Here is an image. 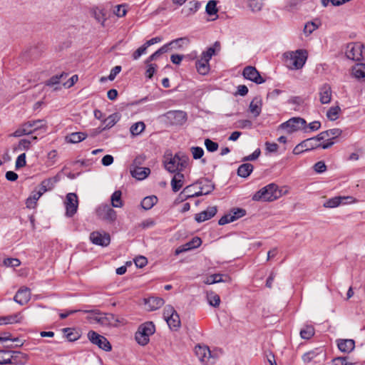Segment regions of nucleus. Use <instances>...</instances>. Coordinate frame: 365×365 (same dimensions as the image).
Segmentation results:
<instances>
[{"mask_svg": "<svg viewBox=\"0 0 365 365\" xmlns=\"http://www.w3.org/2000/svg\"><path fill=\"white\" fill-rule=\"evenodd\" d=\"M188 164V158L182 153H178L175 155H167L164 161L165 168L170 173H181Z\"/></svg>", "mask_w": 365, "mask_h": 365, "instance_id": "nucleus-1", "label": "nucleus"}, {"mask_svg": "<svg viewBox=\"0 0 365 365\" xmlns=\"http://www.w3.org/2000/svg\"><path fill=\"white\" fill-rule=\"evenodd\" d=\"M282 195V190L278 185L275 183H270L256 192L252 196V200L254 201L272 202Z\"/></svg>", "mask_w": 365, "mask_h": 365, "instance_id": "nucleus-2", "label": "nucleus"}, {"mask_svg": "<svg viewBox=\"0 0 365 365\" xmlns=\"http://www.w3.org/2000/svg\"><path fill=\"white\" fill-rule=\"evenodd\" d=\"M285 64L290 69H299L303 67L307 58L306 50L299 49L295 52H288L284 54Z\"/></svg>", "mask_w": 365, "mask_h": 365, "instance_id": "nucleus-3", "label": "nucleus"}, {"mask_svg": "<svg viewBox=\"0 0 365 365\" xmlns=\"http://www.w3.org/2000/svg\"><path fill=\"white\" fill-rule=\"evenodd\" d=\"M27 359V355L20 351L0 350V364L23 365Z\"/></svg>", "mask_w": 365, "mask_h": 365, "instance_id": "nucleus-4", "label": "nucleus"}, {"mask_svg": "<svg viewBox=\"0 0 365 365\" xmlns=\"http://www.w3.org/2000/svg\"><path fill=\"white\" fill-rule=\"evenodd\" d=\"M155 325L152 322H147L141 324L135 333L136 341L142 345H146L150 341V336L155 333Z\"/></svg>", "mask_w": 365, "mask_h": 365, "instance_id": "nucleus-5", "label": "nucleus"}, {"mask_svg": "<svg viewBox=\"0 0 365 365\" xmlns=\"http://www.w3.org/2000/svg\"><path fill=\"white\" fill-rule=\"evenodd\" d=\"M282 129L287 130V133H292L300 130L307 132V122L300 117H294L280 125Z\"/></svg>", "mask_w": 365, "mask_h": 365, "instance_id": "nucleus-6", "label": "nucleus"}, {"mask_svg": "<svg viewBox=\"0 0 365 365\" xmlns=\"http://www.w3.org/2000/svg\"><path fill=\"white\" fill-rule=\"evenodd\" d=\"M195 352L204 365H212L215 362V358L207 346L197 345L195 348Z\"/></svg>", "mask_w": 365, "mask_h": 365, "instance_id": "nucleus-7", "label": "nucleus"}, {"mask_svg": "<svg viewBox=\"0 0 365 365\" xmlns=\"http://www.w3.org/2000/svg\"><path fill=\"white\" fill-rule=\"evenodd\" d=\"M87 336L90 341L98 346L100 349L106 351H110L111 350V344L105 336L92 330L88 331Z\"/></svg>", "mask_w": 365, "mask_h": 365, "instance_id": "nucleus-8", "label": "nucleus"}, {"mask_svg": "<svg viewBox=\"0 0 365 365\" xmlns=\"http://www.w3.org/2000/svg\"><path fill=\"white\" fill-rule=\"evenodd\" d=\"M364 48L361 43H351L346 46V56L353 61H360L363 57Z\"/></svg>", "mask_w": 365, "mask_h": 365, "instance_id": "nucleus-9", "label": "nucleus"}, {"mask_svg": "<svg viewBox=\"0 0 365 365\" xmlns=\"http://www.w3.org/2000/svg\"><path fill=\"white\" fill-rule=\"evenodd\" d=\"M89 319L106 327H114L116 326L118 322L115 316L110 313H98L96 315L89 317Z\"/></svg>", "mask_w": 365, "mask_h": 365, "instance_id": "nucleus-10", "label": "nucleus"}, {"mask_svg": "<svg viewBox=\"0 0 365 365\" xmlns=\"http://www.w3.org/2000/svg\"><path fill=\"white\" fill-rule=\"evenodd\" d=\"M66 215L68 217H73L78 210V201L76 194L70 192L66 197Z\"/></svg>", "mask_w": 365, "mask_h": 365, "instance_id": "nucleus-11", "label": "nucleus"}, {"mask_svg": "<svg viewBox=\"0 0 365 365\" xmlns=\"http://www.w3.org/2000/svg\"><path fill=\"white\" fill-rule=\"evenodd\" d=\"M320 145L321 144H316V140L310 138L297 145L293 150V153L294 155H299L304 151L319 148Z\"/></svg>", "mask_w": 365, "mask_h": 365, "instance_id": "nucleus-12", "label": "nucleus"}, {"mask_svg": "<svg viewBox=\"0 0 365 365\" xmlns=\"http://www.w3.org/2000/svg\"><path fill=\"white\" fill-rule=\"evenodd\" d=\"M243 76L257 84H261L265 80L260 76L259 71L253 66H247L244 68L242 72Z\"/></svg>", "mask_w": 365, "mask_h": 365, "instance_id": "nucleus-13", "label": "nucleus"}, {"mask_svg": "<svg viewBox=\"0 0 365 365\" xmlns=\"http://www.w3.org/2000/svg\"><path fill=\"white\" fill-rule=\"evenodd\" d=\"M92 243L102 247L108 246L110 242V235L106 232H93L90 235Z\"/></svg>", "mask_w": 365, "mask_h": 365, "instance_id": "nucleus-14", "label": "nucleus"}, {"mask_svg": "<svg viewBox=\"0 0 365 365\" xmlns=\"http://www.w3.org/2000/svg\"><path fill=\"white\" fill-rule=\"evenodd\" d=\"M97 215L101 219L113 222L116 219V212L109 205H104L97 209Z\"/></svg>", "mask_w": 365, "mask_h": 365, "instance_id": "nucleus-15", "label": "nucleus"}, {"mask_svg": "<svg viewBox=\"0 0 365 365\" xmlns=\"http://www.w3.org/2000/svg\"><path fill=\"white\" fill-rule=\"evenodd\" d=\"M167 117L173 124L182 125L187 120V114L182 110H173L167 113Z\"/></svg>", "mask_w": 365, "mask_h": 365, "instance_id": "nucleus-16", "label": "nucleus"}, {"mask_svg": "<svg viewBox=\"0 0 365 365\" xmlns=\"http://www.w3.org/2000/svg\"><path fill=\"white\" fill-rule=\"evenodd\" d=\"M23 125L27 130V133L29 135L37 130L43 129L45 130L46 128V125L44 120H30L24 123Z\"/></svg>", "mask_w": 365, "mask_h": 365, "instance_id": "nucleus-17", "label": "nucleus"}, {"mask_svg": "<svg viewBox=\"0 0 365 365\" xmlns=\"http://www.w3.org/2000/svg\"><path fill=\"white\" fill-rule=\"evenodd\" d=\"M31 298V291L27 287L20 288L14 297V300L21 304H26Z\"/></svg>", "mask_w": 365, "mask_h": 365, "instance_id": "nucleus-18", "label": "nucleus"}, {"mask_svg": "<svg viewBox=\"0 0 365 365\" xmlns=\"http://www.w3.org/2000/svg\"><path fill=\"white\" fill-rule=\"evenodd\" d=\"M217 207L215 206L208 207L206 210H204L195 215V220L197 222H202L214 217L217 213Z\"/></svg>", "mask_w": 365, "mask_h": 365, "instance_id": "nucleus-19", "label": "nucleus"}, {"mask_svg": "<svg viewBox=\"0 0 365 365\" xmlns=\"http://www.w3.org/2000/svg\"><path fill=\"white\" fill-rule=\"evenodd\" d=\"M331 99V88L329 85L324 84L319 90V100L322 104L330 103Z\"/></svg>", "mask_w": 365, "mask_h": 365, "instance_id": "nucleus-20", "label": "nucleus"}, {"mask_svg": "<svg viewBox=\"0 0 365 365\" xmlns=\"http://www.w3.org/2000/svg\"><path fill=\"white\" fill-rule=\"evenodd\" d=\"M145 304L149 311H153L161 307L164 304V300L160 297H151L145 300Z\"/></svg>", "mask_w": 365, "mask_h": 365, "instance_id": "nucleus-21", "label": "nucleus"}, {"mask_svg": "<svg viewBox=\"0 0 365 365\" xmlns=\"http://www.w3.org/2000/svg\"><path fill=\"white\" fill-rule=\"evenodd\" d=\"M337 346L341 351L350 353L355 347V341L353 339H339Z\"/></svg>", "mask_w": 365, "mask_h": 365, "instance_id": "nucleus-22", "label": "nucleus"}, {"mask_svg": "<svg viewBox=\"0 0 365 365\" xmlns=\"http://www.w3.org/2000/svg\"><path fill=\"white\" fill-rule=\"evenodd\" d=\"M150 173V170L148 168L137 166V168H133L130 169L131 175L140 180L147 178Z\"/></svg>", "mask_w": 365, "mask_h": 365, "instance_id": "nucleus-23", "label": "nucleus"}, {"mask_svg": "<svg viewBox=\"0 0 365 365\" xmlns=\"http://www.w3.org/2000/svg\"><path fill=\"white\" fill-rule=\"evenodd\" d=\"M58 181V177L47 178L43 180L39 186L38 191L42 194L53 188L54 185Z\"/></svg>", "mask_w": 365, "mask_h": 365, "instance_id": "nucleus-24", "label": "nucleus"}, {"mask_svg": "<svg viewBox=\"0 0 365 365\" xmlns=\"http://www.w3.org/2000/svg\"><path fill=\"white\" fill-rule=\"evenodd\" d=\"M201 6V3L198 1H191L182 9V14L185 16L194 14Z\"/></svg>", "mask_w": 365, "mask_h": 365, "instance_id": "nucleus-25", "label": "nucleus"}, {"mask_svg": "<svg viewBox=\"0 0 365 365\" xmlns=\"http://www.w3.org/2000/svg\"><path fill=\"white\" fill-rule=\"evenodd\" d=\"M185 176L182 173L178 172L175 173L171 180V187L173 192H176L180 190L183 185Z\"/></svg>", "mask_w": 365, "mask_h": 365, "instance_id": "nucleus-26", "label": "nucleus"}, {"mask_svg": "<svg viewBox=\"0 0 365 365\" xmlns=\"http://www.w3.org/2000/svg\"><path fill=\"white\" fill-rule=\"evenodd\" d=\"M196 184L200 185L199 188L205 195L210 194L215 188L214 184L207 179L200 180L196 182Z\"/></svg>", "mask_w": 365, "mask_h": 365, "instance_id": "nucleus-27", "label": "nucleus"}, {"mask_svg": "<svg viewBox=\"0 0 365 365\" xmlns=\"http://www.w3.org/2000/svg\"><path fill=\"white\" fill-rule=\"evenodd\" d=\"M208 60L201 56L200 60L196 61V68L197 72L201 75H206L210 71V65Z\"/></svg>", "mask_w": 365, "mask_h": 365, "instance_id": "nucleus-28", "label": "nucleus"}, {"mask_svg": "<svg viewBox=\"0 0 365 365\" xmlns=\"http://www.w3.org/2000/svg\"><path fill=\"white\" fill-rule=\"evenodd\" d=\"M66 76L67 74L66 73H61L60 75L53 76L46 82V86L49 87H53V91H57L59 89L58 85H59L61 83V79L63 77Z\"/></svg>", "mask_w": 365, "mask_h": 365, "instance_id": "nucleus-29", "label": "nucleus"}, {"mask_svg": "<svg viewBox=\"0 0 365 365\" xmlns=\"http://www.w3.org/2000/svg\"><path fill=\"white\" fill-rule=\"evenodd\" d=\"M228 277L227 275H223L221 274H213L204 280V283L206 284H212L215 283L226 282Z\"/></svg>", "mask_w": 365, "mask_h": 365, "instance_id": "nucleus-30", "label": "nucleus"}, {"mask_svg": "<svg viewBox=\"0 0 365 365\" xmlns=\"http://www.w3.org/2000/svg\"><path fill=\"white\" fill-rule=\"evenodd\" d=\"M253 165L250 163H244L237 169V175L242 178H247L253 170Z\"/></svg>", "mask_w": 365, "mask_h": 365, "instance_id": "nucleus-31", "label": "nucleus"}, {"mask_svg": "<svg viewBox=\"0 0 365 365\" xmlns=\"http://www.w3.org/2000/svg\"><path fill=\"white\" fill-rule=\"evenodd\" d=\"M262 110V102L259 98H255L250 104V110L255 117L259 115Z\"/></svg>", "mask_w": 365, "mask_h": 365, "instance_id": "nucleus-32", "label": "nucleus"}, {"mask_svg": "<svg viewBox=\"0 0 365 365\" xmlns=\"http://www.w3.org/2000/svg\"><path fill=\"white\" fill-rule=\"evenodd\" d=\"M158 202V198L155 195L148 196L143 198L141 202L142 207L145 210L151 209Z\"/></svg>", "mask_w": 365, "mask_h": 365, "instance_id": "nucleus-33", "label": "nucleus"}, {"mask_svg": "<svg viewBox=\"0 0 365 365\" xmlns=\"http://www.w3.org/2000/svg\"><path fill=\"white\" fill-rule=\"evenodd\" d=\"M120 115L118 113H114L110 115L106 119L104 120L105 127L102 130H106L113 127L117 122L119 121Z\"/></svg>", "mask_w": 365, "mask_h": 365, "instance_id": "nucleus-34", "label": "nucleus"}, {"mask_svg": "<svg viewBox=\"0 0 365 365\" xmlns=\"http://www.w3.org/2000/svg\"><path fill=\"white\" fill-rule=\"evenodd\" d=\"M169 327L173 330H178L180 327V319L178 313L165 320Z\"/></svg>", "mask_w": 365, "mask_h": 365, "instance_id": "nucleus-35", "label": "nucleus"}, {"mask_svg": "<svg viewBox=\"0 0 365 365\" xmlns=\"http://www.w3.org/2000/svg\"><path fill=\"white\" fill-rule=\"evenodd\" d=\"M352 73L358 79L365 78V63H357L354 66Z\"/></svg>", "mask_w": 365, "mask_h": 365, "instance_id": "nucleus-36", "label": "nucleus"}, {"mask_svg": "<svg viewBox=\"0 0 365 365\" xmlns=\"http://www.w3.org/2000/svg\"><path fill=\"white\" fill-rule=\"evenodd\" d=\"M87 137V134L83 132L72 133L67 136L68 141L71 143H77L81 142Z\"/></svg>", "mask_w": 365, "mask_h": 365, "instance_id": "nucleus-37", "label": "nucleus"}, {"mask_svg": "<svg viewBox=\"0 0 365 365\" xmlns=\"http://www.w3.org/2000/svg\"><path fill=\"white\" fill-rule=\"evenodd\" d=\"M207 299L210 305L217 307L220 305V297L215 292L210 291L207 292Z\"/></svg>", "mask_w": 365, "mask_h": 365, "instance_id": "nucleus-38", "label": "nucleus"}, {"mask_svg": "<svg viewBox=\"0 0 365 365\" xmlns=\"http://www.w3.org/2000/svg\"><path fill=\"white\" fill-rule=\"evenodd\" d=\"M122 192L120 190L115 191L111 195V205L114 207H121L123 206V201L121 200Z\"/></svg>", "mask_w": 365, "mask_h": 365, "instance_id": "nucleus-39", "label": "nucleus"}, {"mask_svg": "<svg viewBox=\"0 0 365 365\" xmlns=\"http://www.w3.org/2000/svg\"><path fill=\"white\" fill-rule=\"evenodd\" d=\"M347 198H350L349 197H332L329 200H328L324 204V206L325 207H329L333 208L339 206L344 200H346Z\"/></svg>", "mask_w": 365, "mask_h": 365, "instance_id": "nucleus-40", "label": "nucleus"}, {"mask_svg": "<svg viewBox=\"0 0 365 365\" xmlns=\"http://www.w3.org/2000/svg\"><path fill=\"white\" fill-rule=\"evenodd\" d=\"M145 123L142 121H139L131 125L130 131L133 135H138L145 130Z\"/></svg>", "mask_w": 365, "mask_h": 365, "instance_id": "nucleus-41", "label": "nucleus"}, {"mask_svg": "<svg viewBox=\"0 0 365 365\" xmlns=\"http://www.w3.org/2000/svg\"><path fill=\"white\" fill-rule=\"evenodd\" d=\"M314 334V329L311 325L305 326L300 331V336L304 339H309Z\"/></svg>", "mask_w": 365, "mask_h": 365, "instance_id": "nucleus-42", "label": "nucleus"}, {"mask_svg": "<svg viewBox=\"0 0 365 365\" xmlns=\"http://www.w3.org/2000/svg\"><path fill=\"white\" fill-rule=\"evenodd\" d=\"M340 111H341V108L339 106H332L328 110V111L327 113V117L330 120H332V121L335 120L339 118V114Z\"/></svg>", "mask_w": 365, "mask_h": 365, "instance_id": "nucleus-43", "label": "nucleus"}, {"mask_svg": "<svg viewBox=\"0 0 365 365\" xmlns=\"http://www.w3.org/2000/svg\"><path fill=\"white\" fill-rule=\"evenodd\" d=\"M206 13L209 16L215 15L217 13L218 9H217V1L215 0H210L207 4L206 8H205Z\"/></svg>", "mask_w": 365, "mask_h": 365, "instance_id": "nucleus-44", "label": "nucleus"}, {"mask_svg": "<svg viewBox=\"0 0 365 365\" xmlns=\"http://www.w3.org/2000/svg\"><path fill=\"white\" fill-rule=\"evenodd\" d=\"M248 6L252 11L257 12L262 9L263 2L262 0H248Z\"/></svg>", "mask_w": 365, "mask_h": 365, "instance_id": "nucleus-45", "label": "nucleus"}, {"mask_svg": "<svg viewBox=\"0 0 365 365\" xmlns=\"http://www.w3.org/2000/svg\"><path fill=\"white\" fill-rule=\"evenodd\" d=\"M31 146V141L26 139H22L19 142L16 146H14L13 150L14 152L19 150H28Z\"/></svg>", "mask_w": 365, "mask_h": 365, "instance_id": "nucleus-46", "label": "nucleus"}, {"mask_svg": "<svg viewBox=\"0 0 365 365\" xmlns=\"http://www.w3.org/2000/svg\"><path fill=\"white\" fill-rule=\"evenodd\" d=\"M188 43L189 40L187 38H179L170 41L168 45H171L172 48H180Z\"/></svg>", "mask_w": 365, "mask_h": 365, "instance_id": "nucleus-47", "label": "nucleus"}, {"mask_svg": "<svg viewBox=\"0 0 365 365\" xmlns=\"http://www.w3.org/2000/svg\"><path fill=\"white\" fill-rule=\"evenodd\" d=\"M236 220H237V216H235V215H231L230 213V214H227V215H225L222 216L219 220L218 223L220 225H224L225 224H227V223H230V222H232L235 221Z\"/></svg>", "mask_w": 365, "mask_h": 365, "instance_id": "nucleus-48", "label": "nucleus"}, {"mask_svg": "<svg viewBox=\"0 0 365 365\" xmlns=\"http://www.w3.org/2000/svg\"><path fill=\"white\" fill-rule=\"evenodd\" d=\"M205 146L207 151L215 152L218 149V144L209 138L205 140Z\"/></svg>", "mask_w": 365, "mask_h": 365, "instance_id": "nucleus-49", "label": "nucleus"}, {"mask_svg": "<svg viewBox=\"0 0 365 365\" xmlns=\"http://www.w3.org/2000/svg\"><path fill=\"white\" fill-rule=\"evenodd\" d=\"M145 64L147 66L145 76L148 78H151L153 76L154 73H155L158 66L155 63H148Z\"/></svg>", "mask_w": 365, "mask_h": 365, "instance_id": "nucleus-50", "label": "nucleus"}, {"mask_svg": "<svg viewBox=\"0 0 365 365\" xmlns=\"http://www.w3.org/2000/svg\"><path fill=\"white\" fill-rule=\"evenodd\" d=\"M93 16L94 18L101 23H103L105 21V14L102 9H95L93 11Z\"/></svg>", "mask_w": 365, "mask_h": 365, "instance_id": "nucleus-51", "label": "nucleus"}, {"mask_svg": "<svg viewBox=\"0 0 365 365\" xmlns=\"http://www.w3.org/2000/svg\"><path fill=\"white\" fill-rule=\"evenodd\" d=\"M190 150L192 154L193 158L195 160L201 158L204 154V150L200 147H192L190 148Z\"/></svg>", "mask_w": 365, "mask_h": 365, "instance_id": "nucleus-52", "label": "nucleus"}, {"mask_svg": "<svg viewBox=\"0 0 365 365\" xmlns=\"http://www.w3.org/2000/svg\"><path fill=\"white\" fill-rule=\"evenodd\" d=\"M174 313H177L174 307L171 305H167L165 307L163 310V317L165 320L174 315Z\"/></svg>", "mask_w": 365, "mask_h": 365, "instance_id": "nucleus-53", "label": "nucleus"}, {"mask_svg": "<svg viewBox=\"0 0 365 365\" xmlns=\"http://www.w3.org/2000/svg\"><path fill=\"white\" fill-rule=\"evenodd\" d=\"M26 165V154L24 153L18 156L16 161V168L19 169L24 168Z\"/></svg>", "mask_w": 365, "mask_h": 365, "instance_id": "nucleus-54", "label": "nucleus"}, {"mask_svg": "<svg viewBox=\"0 0 365 365\" xmlns=\"http://www.w3.org/2000/svg\"><path fill=\"white\" fill-rule=\"evenodd\" d=\"M63 331L66 333V336L70 341H74L78 339L77 333H73L70 328H65Z\"/></svg>", "mask_w": 365, "mask_h": 365, "instance_id": "nucleus-55", "label": "nucleus"}, {"mask_svg": "<svg viewBox=\"0 0 365 365\" xmlns=\"http://www.w3.org/2000/svg\"><path fill=\"white\" fill-rule=\"evenodd\" d=\"M325 132H327V138H330L331 140L340 136L342 133V130L339 128H333L327 130Z\"/></svg>", "mask_w": 365, "mask_h": 365, "instance_id": "nucleus-56", "label": "nucleus"}, {"mask_svg": "<svg viewBox=\"0 0 365 365\" xmlns=\"http://www.w3.org/2000/svg\"><path fill=\"white\" fill-rule=\"evenodd\" d=\"M21 317L19 314L4 317L6 324L20 322Z\"/></svg>", "mask_w": 365, "mask_h": 365, "instance_id": "nucleus-57", "label": "nucleus"}, {"mask_svg": "<svg viewBox=\"0 0 365 365\" xmlns=\"http://www.w3.org/2000/svg\"><path fill=\"white\" fill-rule=\"evenodd\" d=\"M317 26L314 22H308L305 24L304 28V33L306 35L311 34L314 30L317 29Z\"/></svg>", "mask_w": 365, "mask_h": 365, "instance_id": "nucleus-58", "label": "nucleus"}, {"mask_svg": "<svg viewBox=\"0 0 365 365\" xmlns=\"http://www.w3.org/2000/svg\"><path fill=\"white\" fill-rule=\"evenodd\" d=\"M147 50L146 46L143 44L140 47H139L136 51H135L132 55V57L134 60L138 59L143 54L145 53Z\"/></svg>", "mask_w": 365, "mask_h": 365, "instance_id": "nucleus-59", "label": "nucleus"}, {"mask_svg": "<svg viewBox=\"0 0 365 365\" xmlns=\"http://www.w3.org/2000/svg\"><path fill=\"white\" fill-rule=\"evenodd\" d=\"M127 10L125 5H118L115 7V10L114 11V14L118 17H123L125 16Z\"/></svg>", "mask_w": 365, "mask_h": 365, "instance_id": "nucleus-60", "label": "nucleus"}, {"mask_svg": "<svg viewBox=\"0 0 365 365\" xmlns=\"http://www.w3.org/2000/svg\"><path fill=\"white\" fill-rule=\"evenodd\" d=\"M260 149L257 148L251 155H247L243 158V161H252L257 159L260 155Z\"/></svg>", "mask_w": 365, "mask_h": 365, "instance_id": "nucleus-61", "label": "nucleus"}, {"mask_svg": "<svg viewBox=\"0 0 365 365\" xmlns=\"http://www.w3.org/2000/svg\"><path fill=\"white\" fill-rule=\"evenodd\" d=\"M314 169L317 173H322L327 170V165L323 161H319L314 164Z\"/></svg>", "mask_w": 365, "mask_h": 365, "instance_id": "nucleus-62", "label": "nucleus"}, {"mask_svg": "<svg viewBox=\"0 0 365 365\" xmlns=\"http://www.w3.org/2000/svg\"><path fill=\"white\" fill-rule=\"evenodd\" d=\"M192 185L185 187L181 192L180 195H182L185 199L192 197V194L194 193L192 190Z\"/></svg>", "mask_w": 365, "mask_h": 365, "instance_id": "nucleus-63", "label": "nucleus"}, {"mask_svg": "<svg viewBox=\"0 0 365 365\" xmlns=\"http://www.w3.org/2000/svg\"><path fill=\"white\" fill-rule=\"evenodd\" d=\"M188 246L190 247L191 249L197 248L200 246L202 244L201 239L197 237H195L190 242H187Z\"/></svg>", "mask_w": 365, "mask_h": 365, "instance_id": "nucleus-64", "label": "nucleus"}]
</instances>
